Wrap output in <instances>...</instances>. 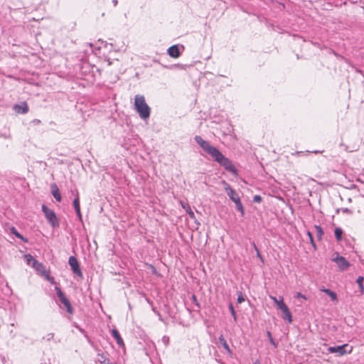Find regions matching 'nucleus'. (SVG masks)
Returning <instances> with one entry per match:
<instances>
[{"label": "nucleus", "mask_w": 364, "mask_h": 364, "mask_svg": "<svg viewBox=\"0 0 364 364\" xmlns=\"http://www.w3.org/2000/svg\"><path fill=\"white\" fill-rule=\"evenodd\" d=\"M183 208L186 209V213H188V215H189V217H190L191 219H194V218H195V214H194V213L193 212V210L191 209L190 206L188 205H187V208H186V207H185V206H183Z\"/></svg>", "instance_id": "24"}, {"label": "nucleus", "mask_w": 364, "mask_h": 364, "mask_svg": "<svg viewBox=\"0 0 364 364\" xmlns=\"http://www.w3.org/2000/svg\"><path fill=\"white\" fill-rule=\"evenodd\" d=\"M252 245L254 247V249L255 250V251L257 252V250H259V249L257 248L256 244L253 242H252Z\"/></svg>", "instance_id": "34"}, {"label": "nucleus", "mask_w": 364, "mask_h": 364, "mask_svg": "<svg viewBox=\"0 0 364 364\" xmlns=\"http://www.w3.org/2000/svg\"><path fill=\"white\" fill-rule=\"evenodd\" d=\"M194 139L205 152L211 156L214 161L223 166L227 171L232 173L236 171L232 161L225 157L216 147L211 146L208 141L204 140L200 136H196Z\"/></svg>", "instance_id": "1"}, {"label": "nucleus", "mask_w": 364, "mask_h": 364, "mask_svg": "<svg viewBox=\"0 0 364 364\" xmlns=\"http://www.w3.org/2000/svg\"><path fill=\"white\" fill-rule=\"evenodd\" d=\"M50 188H51V193H52L53 196L55 198V199L57 201L60 202L62 198H61V195L60 193L58 186L55 183H53L50 186Z\"/></svg>", "instance_id": "12"}, {"label": "nucleus", "mask_w": 364, "mask_h": 364, "mask_svg": "<svg viewBox=\"0 0 364 364\" xmlns=\"http://www.w3.org/2000/svg\"><path fill=\"white\" fill-rule=\"evenodd\" d=\"M237 303H239V304H240V303H242V302H243L245 301V298H244V296H243V295H242L241 291L238 292V296H237Z\"/></svg>", "instance_id": "28"}, {"label": "nucleus", "mask_w": 364, "mask_h": 364, "mask_svg": "<svg viewBox=\"0 0 364 364\" xmlns=\"http://www.w3.org/2000/svg\"><path fill=\"white\" fill-rule=\"evenodd\" d=\"M73 205H74V208H75L77 215L78 216L79 219L81 220L82 215H81V212H80V199H79V195H78L77 192L76 194V197L73 200Z\"/></svg>", "instance_id": "13"}, {"label": "nucleus", "mask_w": 364, "mask_h": 364, "mask_svg": "<svg viewBox=\"0 0 364 364\" xmlns=\"http://www.w3.org/2000/svg\"><path fill=\"white\" fill-rule=\"evenodd\" d=\"M363 281L364 278L362 276H359L356 279V282L359 287L360 294H363L364 292Z\"/></svg>", "instance_id": "18"}, {"label": "nucleus", "mask_w": 364, "mask_h": 364, "mask_svg": "<svg viewBox=\"0 0 364 364\" xmlns=\"http://www.w3.org/2000/svg\"><path fill=\"white\" fill-rule=\"evenodd\" d=\"M279 310L282 312V318L289 323H291L292 315L285 303L279 304Z\"/></svg>", "instance_id": "7"}, {"label": "nucleus", "mask_w": 364, "mask_h": 364, "mask_svg": "<svg viewBox=\"0 0 364 364\" xmlns=\"http://www.w3.org/2000/svg\"><path fill=\"white\" fill-rule=\"evenodd\" d=\"M11 232L13 235H14L16 237L23 240V242H28V240L26 238H25L21 233H19L14 227H12L11 228Z\"/></svg>", "instance_id": "17"}, {"label": "nucleus", "mask_w": 364, "mask_h": 364, "mask_svg": "<svg viewBox=\"0 0 364 364\" xmlns=\"http://www.w3.org/2000/svg\"><path fill=\"white\" fill-rule=\"evenodd\" d=\"M224 184V188L227 192L228 196L230 198V200L233 202H235V200H238L240 197L238 196L237 193L235 192L234 189L231 188V186L226 183L225 181H223Z\"/></svg>", "instance_id": "8"}, {"label": "nucleus", "mask_w": 364, "mask_h": 364, "mask_svg": "<svg viewBox=\"0 0 364 364\" xmlns=\"http://www.w3.org/2000/svg\"><path fill=\"white\" fill-rule=\"evenodd\" d=\"M25 258L26 259L27 263L28 264H32L33 267L38 269V267H42V264L39 263L35 258H33L31 255H26Z\"/></svg>", "instance_id": "15"}, {"label": "nucleus", "mask_w": 364, "mask_h": 364, "mask_svg": "<svg viewBox=\"0 0 364 364\" xmlns=\"http://www.w3.org/2000/svg\"><path fill=\"white\" fill-rule=\"evenodd\" d=\"M335 237L338 241H340L342 238L343 235V230L341 228H335Z\"/></svg>", "instance_id": "21"}, {"label": "nucleus", "mask_w": 364, "mask_h": 364, "mask_svg": "<svg viewBox=\"0 0 364 364\" xmlns=\"http://www.w3.org/2000/svg\"><path fill=\"white\" fill-rule=\"evenodd\" d=\"M54 338V333H49L46 336L43 338V340H46V341H50L53 340Z\"/></svg>", "instance_id": "27"}, {"label": "nucleus", "mask_w": 364, "mask_h": 364, "mask_svg": "<svg viewBox=\"0 0 364 364\" xmlns=\"http://www.w3.org/2000/svg\"><path fill=\"white\" fill-rule=\"evenodd\" d=\"M229 309H230V311L231 312L232 316L234 318V320L236 321L237 320V314H236V312H235V311L234 309V307H233V305H232V303H230L229 304Z\"/></svg>", "instance_id": "25"}, {"label": "nucleus", "mask_w": 364, "mask_h": 364, "mask_svg": "<svg viewBox=\"0 0 364 364\" xmlns=\"http://www.w3.org/2000/svg\"><path fill=\"white\" fill-rule=\"evenodd\" d=\"M112 335L115 338L119 346L122 347L124 346L123 339L117 329L114 328L112 330Z\"/></svg>", "instance_id": "14"}, {"label": "nucleus", "mask_w": 364, "mask_h": 364, "mask_svg": "<svg viewBox=\"0 0 364 364\" xmlns=\"http://www.w3.org/2000/svg\"><path fill=\"white\" fill-rule=\"evenodd\" d=\"M269 340H270L271 343H272V344H273L274 346H275V343H274V340H273L272 337V338H269Z\"/></svg>", "instance_id": "35"}, {"label": "nucleus", "mask_w": 364, "mask_h": 364, "mask_svg": "<svg viewBox=\"0 0 364 364\" xmlns=\"http://www.w3.org/2000/svg\"><path fill=\"white\" fill-rule=\"evenodd\" d=\"M134 107L141 119H146L149 117L151 109L146 103L143 95H137L135 96Z\"/></svg>", "instance_id": "2"}, {"label": "nucleus", "mask_w": 364, "mask_h": 364, "mask_svg": "<svg viewBox=\"0 0 364 364\" xmlns=\"http://www.w3.org/2000/svg\"><path fill=\"white\" fill-rule=\"evenodd\" d=\"M314 228L316 230V233L318 239L321 240L322 235L323 234L322 228L320 225H315Z\"/></svg>", "instance_id": "22"}, {"label": "nucleus", "mask_w": 364, "mask_h": 364, "mask_svg": "<svg viewBox=\"0 0 364 364\" xmlns=\"http://www.w3.org/2000/svg\"><path fill=\"white\" fill-rule=\"evenodd\" d=\"M112 2H113V4H114V6H117V3H118L117 0H113V1H112Z\"/></svg>", "instance_id": "36"}, {"label": "nucleus", "mask_w": 364, "mask_h": 364, "mask_svg": "<svg viewBox=\"0 0 364 364\" xmlns=\"http://www.w3.org/2000/svg\"><path fill=\"white\" fill-rule=\"evenodd\" d=\"M307 235H308V236H309V240H310V241H311V242L312 245H313L314 247H315V243H314V238H313V235H312V234H311L310 232H307Z\"/></svg>", "instance_id": "32"}, {"label": "nucleus", "mask_w": 364, "mask_h": 364, "mask_svg": "<svg viewBox=\"0 0 364 364\" xmlns=\"http://www.w3.org/2000/svg\"><path fill=\"white\" fill-rule=\"evenodd\" d=\"M234 203H235L237 210L241 213L242 215H243L245 214V210L242 203L240 201V198L235 200Z\"/></svg>", "instance_id": "20"}, {"label": "nucleus", "mask_w": 364, "mask_h": 364, "mask_svg": "<svg viewBox=\"0 0 364 364\" xmlns=\"http://www.w3.org/2000/svg\"><path fill=\"white\" fill-rule=\"evenodd\" d=\"M348 347V344H343L337 346H330L328 348V351L331 353H337L338 355H343L345 354L351 353L353 348L350 347V349L347 350Z\"/></svg>", "instance_id": "4"}, {"label": "nucleus", "mask_w": 364, "mask_h": 364, "mask_svg": "<svg viewBox=\"0 0 364 364\" xmlns=\"http://www.w3.org/2000/svg\"><path fill=\"white\" fill-rule=\"evenodd\" d=\"M256 252H257V257L260 258L261 260H263L262 257V255H261V254L259 252V250H257Z\"/></svg>", "instance_id": "33"}, {"label": "nucleus", "mask_w": 364, "mask_h": 364, "mask_svg": "<svg viewBox=\"0 0 364 364\" xmlns=\"http://www.w3.org/2000/svg\"><path fill=\"white\" fill-rule=\"evenodd\" d=\"M323 292H325L327 295H328L331 300L336 301L337 300V295L335 292L332 291L329 289H322Z\"/></svg>", "instance_id": "19"}, {"label": "nucleus", "mask_w": 364, "mask_h": 364, "mask_svg": "<svg viewBox=\"0 0 364 364\" xmlns=\"http://www.w3.org/2000/svg\"><path fill=\"white\" fill-rule=\"evenodd\" d=\"M313 152H314V153H315V154L320 153V151H313Z\"/></svg>", "instance_id": "38"}, {"label": "nucleus", "mask_w": 364, "mask_h": 364, "mask_svg": "<svg viewBox=\"0 0 364 364\" xmlns=\"http://www.w3.org/2000/svg\"><path fill=\"white\" fill-rule=\"evenodd\" d=\"M191 300H192V301H193V303L194 304H196V305L197 306H198V307L200 306L199 303H198V300H197V298H196V295H194V294H193V295H192V296H191Z\"/></svg>", "instance_id": "30"}, {"label": "nucleus", "mask_w": 364, "mask_h": 364, "mask_svg": "<svg viewBox=\"0 0 364 364\" xmlns=\"http://www.w3.org/2000/svg\"><path fill=\"white\" fill-rule=\"evenodd\" d=\"M333 260L338 264L341 270H346L350 266V263L342 256L337 255Z\"/></svg>", "instance_id": "9"}, {"label": "nucleus", "mask_w": 364, "mask_h": 364, "mask_svg": "<svg viewBox=\"0 0 364 364\" xmlns=\"http://www.w3.org/2000/svg\"><path fill=\"white\" fill-rule=\"evenodd\" d=\"M42 211L45 215V217L48 223L53 227L57 228L59 226V220L58 219L55 212L49 209L46 205H42Z\"/></svg>", "instance_id": "3"}, {"label": "nucleus", "mask_w": 364, "mask_h": 364, "mask_svg": "<svg viewBox=\"0 0 364 364\" xmlns=\"http://www.w3.org/2000/svg\"><path fill=\"white\" fill-rule=\"evenodd\" d=\"M262 201V197L259 195H255L253 197V202L255 203H260Z\"/></svg>", "instance_id": "29"}, {"label": "nucleus", "mask_w": 364, "mask_h": 364, "mask_svg": "<svg viewBox=\"0 0 364 364\" xmlns=\"http://www.w3.org/2000/svg\"><path fill=\"white\" fill-rule=\"evenodd\" d=\"M267 335L269 337V338H272V335H271V333L269 331L267 332Z\"/></svg>", "instance_id": "37"}, {"label": "nucleus", "mask_w": 364, "mask_h": 364, "mask_svg": "<svg viewBox=\"0 0 364 364\" xmlns=\"http://www.w3.org/2000/svg\"><path fill=\"white\" fill-rule=\"evenodd\" d=\"M55 289L56 291V294H57L60 301L65 306V307L66 308L67 311L69 314H73V308L71 306V304H70L69 300L66 298V296L64 294V293L58 287H55Z\"/></svg>", "instance_id": "5"}, {"label": "nucleus", "mask_w": 364, "mask_h": 364, "mask_svg": "<svg viewBox=\"0 0 364 364\" xmlns=\"http://www.w3.org/2000/svg\"><path fill=\"white\" fill-rule=\"evenodd\" d=\"M68 263L73 273L75 274L77 276L82 277V272L80 269L79 263L76 257L74 256H70L68 259Z\"/></svg>", "instance_id": "6"}, {"label": "nucleus", "mask_w": 364, "mask_h": 364, "mask_svg": "<svg viewBox=\"0 0 364 364\" xmlns=\"http://www.w3.org/2000/svg\"><path fill=\"white\" fill-rule=\"evenodd\" d=\"M167 53L171 57L174 58H178L180 56L179 48L177 45L169 47L168 48Z\"/></svg>", "instance_id": "11"}, {"label": "nucleus", "mask_w": 364, "mask_h": 364, "mask_svg": "<svg viewBox=\"0 0 364 364\" xmlns=\"http://www.w3.org/2000/svg\"><path fill=\"white\" fill-rule=\"evenodd\" d=\"M339 211H341L342 213L348 214V215L353 214V210L349 208H342L337 210V212H339Z\"/></svg>", "instance_id": "26"}, {"label": "nucleus", "mask_w": 364, "mask_h": 364, "mask_svg": "<svg viewBox=\"0 0 364 364\" xmlns=\"http://www.w3.org/2000/svg\"><path fill=\"white\" fill-rule=\"evenodd\" d=\"M296 298L297 299H306V297L305 295L302 294L301 292H297L296 296H295Z\"/></svg>", "instance_id": "31"}, {"label": "nucleus", "mask_w": 364, "mask_h": 364, "mask_svg": "<svg viewBox=\"0 0 364 364\" xmlns=\"http://www.w3.org/2000/svg\"><path fill=\"white\" fill-rule=\"evenodd\" d=\"M219 341L220 342V343L222 344L223 347L229 353H231V350L227 343V341H225L223 335H220V337H219Z\"/></svg>", "instance_id": "16"}, {"label": "nucleus", "mask_w": 364, "mask_h": 364, "mask_svg": "<svg viewBox=\"0 0 364 364\" xmlns=\"http://www.w3.org/2000/svg\"><path fill=\"white\" fill-rule=\"evenodd\" d=\"M14 109L18 114H26L28 112V107L26 102H23L21 104L14 105Z\"/></svg>", "instance_id": "10"}, {"label": "nucleus", "mask_w": 364, "mask_h": 364, "mask_svg": "<svg viewBox=\"0 0 364 364\" xmlns=\"http://www.w3.org/2000/svg\"><path fill=\"white\" fill-rule=\"evenodd\" d=\"M270 299H272L274 302V304L277 305V308L279 309V304L284 303L283 297H279V299H278L277 297L270 296Z\"/></svg>", "instance_id": "23"}]
</instances>
